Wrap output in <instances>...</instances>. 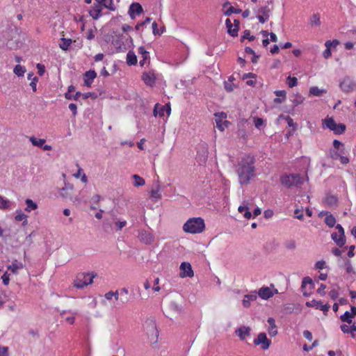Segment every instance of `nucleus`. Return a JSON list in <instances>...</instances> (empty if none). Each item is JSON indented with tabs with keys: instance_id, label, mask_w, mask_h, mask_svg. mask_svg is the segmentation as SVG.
<instances>
[{
	"instance_id": "393cba45",
	"label": "nucleus",
	"mask_w": 356,
	"mask_h": 356,
	"mask_svg": "<svg viewBox=\"0 0 356 356\" xmlns=\"http://www.w3.org/2000/svg\"><path fill=\"white\" fill-rule=\"evenodd\" d=\"M270 327L268 328V334L271 337H275L277 334V326L275 321L273 318L269 317L267 320Z\"/></svg>"
},
{
	"instance_id": "4d7b16f0",
	"label": "nucleus",
	"mask_w": 356,
	"mask_h": 356,
	"mask_svg": "<svg viewBox=\"0 0 356 356\" xmlns=\"http://www.w3.org/2000/svg\"><path fill=\"white\" fill-rule=\"evenodd\" d=\"M258 292L256 291H252L250 294L245 295V298H248L250 301H254L257 299Z\"/></svg>"
},
{
	"instance_id": "6ab92c4d",
	"label": "nucleus",
	"mask_w": 356,
	"mask_h": 356,
	"mask_svg": "<svg viewBox=\"0 0 356 356\" xmlns=\"http://www.w3.org/2000/svg\"><path fill=\"white\" fill-rule=\"evenodd\" d=\"M143 11V9L141 5L138 3H132L129 8V14L132 19L135 18V14L139 15L142 13Z\"/></svg>"
},
{
	"instance_id": "5701e85b",
	"label": "nucleus",
	"mask_w": 356,
	"mask_h": 356,
	"mask_svg": "<svg viewBox=\"0 0 356 356\" xmlns=\"http://www.w3.org/2000/svg\"><path fill=\"white\" fill-rule=\"evenodd\" d=\"M331 44H334V47H337V45L339 44V41L337 40H334L332 41L327 40L326 41L325 45L326 47V49L323 51V55L325 58H328L331 56Z\"/></svg>"
},
{
	"instance_id": "774afa93",
	"label": "nucleus",
	"mask_w": 356,
	"mask_h": 356,
	"mask_svg": "<svg viewBox=\"0 0 356 356\" xmlns=\"http://www.w3.org/2000/svg\"><path fill=\"white\" fill-rule=\"evenodd\" d=\"M340 328L341 330V331L344 333V334H348V333H350V328L349 327V326L346 324H342L341 326H340Z\"/></svg>"
},
{
	"instance_id": "b1692460",
	"label": "nucleus",
	"mask_w": 356,
	"mask_h": 356,
	"mask_svg": "<svg viewBox=\"0 0 356 356\" xmlns=\"http://www.w3.org/2000/svg\"><path fill=\"white\" fill-rule=\"evenodd\" d=\"M307 284H309V289H312L314 288V282L312 279L310 278L309 277H305L302 281L301 289L302 291H303V295L305 296H309V294L305 291V290L306 289Z\"/></svg>"
},
{
	"instance_id": "bb28decb",
	"label": "nucleus",
	"mask_w": 356,
	"mask_h": 356,
	"mask_svg": "<svg viewBox=\"0 0 356 356\" xmlns=\"http://www.w3.org/2000/svg\"><path fill=\"white\" fill-rule=\"evenodd\" d=\"M226 27L227 29V33L232 37L238 35V29L234 27L230 19L225 20Z\"/></svg>"
},
{
	"instance_id": "49530a36",
	"label": "nucleus",
	"mask_w": 356,
	"mask_h": 356,
	"mask_svg": "<svg viewBox=\"0 0 356 356\" xmlns=\"http://www.w3.org/2000/svg\"><path fill=\"white\" fill-rule=\"evenodd\" d=\"M102 4L104 8L110 10L114 11L115 10L113 0H104Z\"/></svg>"
},
{
	"instance_id": "052dcab7",
	"label": "nucleus",
	"mask_w": 356,
	"mask_h": 356,
	"mask_svg": "<svg viewBox=\"0 0 356 356\" xmlns=\"http://www.w3.org/2000/svg\"><path fill=\"white\" fill-rule=\"evenodd\" d=\"M345 154L344 149H341L340 150V152H334L332 153L331 157L334 160L339 159L341 154Z\"/></svg>"
},
{
	"instance_id": "423d86ee",
	"label": "nucleus",
	"mask_w": 356,
	"mask_h": 356,
	"mask_svg": "<svg viewBox=\"0 0 356 356\" xmlns=\"http://www.w3.org/2000/svg\"><path fill=\"white\" fill-rule=\"evenodd\" d=\"M144 327L150 341L152 343H156L159 332L155 322L153 321H146L144 325Z\"/></svg>"
},
{
	"instance_id": "ddd939ff",
	"label": "nucleus",
	"mask_w": 356,
	"mask_h": 356,
	"mask_svg": "<svg viewBox=\"0 0 356 356\" xmlns=\"http://www.w3.org/2000/svg\"><path fill=\"white\" fill-rule=\"evenodd\" d=\"M277 289H271L268 286H263L258 291V296L263 300H268L273 297L275 293H277Z\"/></svg>"
},
{
	"instance_id": "864d4df0",
	"label": "nucleus",
	"mask_w": 356,
	"mask_h": 356,
	"mask_svg": "<svg viewBox=\"0 0 356 356\" xmlns=\"http://www.w3.org/2000/svg\"><path fill=\"white\" fill-rule=\"evenodd\" d=\"M17 214L15 216V220L17 221H22V220H24V222L23 224H26L27 223V220H26V218H27V216L25 215L24 213H22V211H17Z\"/></svg>"
},
{
	"instance_id": "2eb2a0df",
	"label": "nucleus",
	"mask_w": 356,
	"mask_h": 356,
	"mask_svg": "<svg viewBox=\"0 0 356 356\" xmlns=\"http://www.w3.org/2000/svg\"><path fill=\"white\" fill-rule=\"evenodd\" d=\"M116 38H113L112 44L116 48L117 52L124 51L126 50V46L123 41L122 34L116 35Z\"/></svg>"
},
{
	"instance_id": "cd10ccee",
	"label": "nucleus",
	"mask_w": 356,
	"mask_h": 356,
	"mask_svg": "<svg viewBox=\"0 0 356 356\" xmlns=\"http://www.w3.org/2000/svg\"><path fill=\"white\" fill-rule=\"evenodd\" d=\"M275 94L277 97L274 99V102L276 104H281L286 100V92L285 90H276Z\"/></svg>"
},
{
	"instance_id": "de8ad7c7",
	"label": "nucleus",
	"mask_w": 356,
	"mask_h": 356,
	"mask_svg": "<svg viewBox=\"0 0 356 356\" xmlns=\"http://www.w3.org/2000/svg\"><path fill=\"white\" fill-rule=\"evenodd\" d=\"M10 201L0 195V209L4 210L10 207Z\"/></svg>"
},
{
	"instance_id": "79ce46f5",
	"label": "nucleus",
	"mask_w": 356,
	"mask_h": 356,
	"mask_svg": "<svg viewBox=\"0 0 356 356\" xmlns=\"http://www.w3.org/2000/svg\"><path fill=\"white\" fill-rule=\"evenodd\" d=\"M325 223L329 227H332L336 223V219L333 215H327L325 218Z\"/></svg>"
},
{
	"instance_id": "4c0bfd02",
	"label": "nucleus",
	"mask_w": 356,
	"mask_h": 356,
	"mask_svg": "<svg viewBox=\"0 0 356 356\" xmlns=\"http://www.w3.org/2000/svg\"><path fill=\"white\" fill-rule=\"evenodd\" d=\"M353 316H351L350 312L348 311H346L343 315L340 316L341 321L347 323L349 325L353 323Z\"/></svg>"
},
{
	"instance_id": "473e14b6",
	"label": "nucleus",
	"mask_w": 356,
	"mask_h": 356,
	"mask_svg": "<svg viewBox=\"0 0 356 356\" xmlns=\"http://www.w3.org/2000/svg\"><path fill=\"white\" fill-rule=\"evenodd\" d=\"M309 23L311 26H318L321 25V19L320 15L318 13L313 14L309 19Z\"/></svg>"
},
{
	"instance_id": "680f3d73",
	"label": "nucleus",
	"mask_w": 356,
	"mask_h": 356,
	"mask_svg": "<svg viewBox=\"0 0 356 356\" xmlns=\"http://www.w3.org/2000/svg\"><path fill=\"white\" fill-rule=\"evenodd\" d=\"M254 126L257 129H260V127L264 124V120L259 118H255L254 119Z\"/></svg>"
},
{
	"instance_id": "4468645a",
	"label": "nucleus",
	"mask_w": 356,
	"mask_h": 356,
	"mask_svg": "<svg viewBox=\"0 0 356 356\" xmlns=\"http://www.w3.org/2000/svg\"><path fill=\"white\" fill-rule=\"evenodd\" d=\"M166 312V316L172 318L173 316L179 315L181 313V307L175 302H170L168 305Z\"/></svg>"
},
{
	"instance_id": "a211bd4d",
	"label": "nucleus",
	"mask_w": 356,
	"mask_h": 356,
	"mask_svg": "<svg viewBox=\"0 0 356 356\" xmlns=\"http://www.w3.org/2000/svg\"><path fill=\"white\" fill-rule=\"evenodd\" d=\"M142 80L147 86H152L155 83L156 76L154 72H145L143 73Z\"/></svg>"
},
{
	"instance_id": "c9c22d12",
	"label": "nucleus",
	"mask_w": 356,
	"mask_h": 356,
	"mask_svg": "<svg viewBox=\"0 0 356 356\" xmlns=\"http://www.w3.org/2000/svg\"><path fill=\"white\" fill-rule=\"evenodd\" d=\"M72 41L71 39L63 38H61V42L59 44V47L63 50L67 51L69 47L70 46V44H72Z\"/></svg>"
},
{
	"instance_id": "3c124183",
	"label": "nucleus",
	"mask_w": 356,
	"mask_h": 356,
	"mask_svg": "<svg viewBox=\"0 0 356 356\" xmlns=\"http://www.w3.org/2000/svg\"><path fill=\"white\" fill-rule=\"evenodd\" d=\"M138 54L142 56L144 60H149V53L145 50L144 47L138 48Z\"/></svg>"
},
{
	"instance_id": "58836bf2",
	"label": "nucleus",
	"mask_w": 356,
	"mask_h": 356,
	"mask_svg": "<svg viewBox=\"0 0 356 356\" xmlns=\"http://www.w3.org/2000/svg\"><path fill=\"white\" fill-rule=\"evenodd\" d=\"M132 178L134 179V186L136 187L142 186L145 184V179L138 175H134Z\"/></svg>"
},
{
	"instance_id": "9b49d317",
	"label": "nucleus",
	"mask_w": 356,
	"mask_h": 356,
	"mask_svg": "<svg viewBox=\"0 0 356 356\" xmlns=\"http://www.w3.org/2000/svg\"><path fill=\"white\" fill-rule=\"evenodd\" d=\"M180 277H192L194 275L193 270L191 265L188 262H182L180 265Z\"/></svg>"
},
{
	"instance_id": "39448f33",
	"label": "nucleus",
	"mask_w": 356,
	"mask_h": 356,
	"mask_svg": "<svg viewBox=\"0 0 356 356\" xmlns=\"http://www.w3.org/2000/svg\"><path fill=\"white\" fill-rule=\"evenodd\" d=\"M95 276L96 275L93 273H80L74 280V286L77 289H83L84 286L92 284Z\"/></svg>"
},
{
	"instance_id": "5fc2aeb1",
	"label": "nucleus",
	"mask_w": 356,
	"mask_h": 356,
	"mask_svg": "<svg viewBox=\"0 0 356 356\" xmlns=\"http://www.w3.org/2000/svg\"><path fill=\"white\" fill-rule=\"evenodd\" d=\"M241 12V9H236V8H234V7L232 6H230L225 12V15H227V16H229L231 15L232 13H236V14H238Z\"/></svg>"
},
{
	"instance_id": "13d9d810",
	"label": "nucleus",
	"mask_w": 356,
	"mask_h": 356,
	"mask_svg": "<svg viewBox=\"0 0 356 356\" xmlns=\"http://www.w3.org/2000/svg\"><path fill=\"white\" fill-rule=\"evenodd\" d=\"M225 88L227 92H232L234 90V88L236 87L235 85L231 82L225 81L224 83Z\"/></svg>"
},
{
	"instance_id": "c756f323",
	"label": "nucleus",
	"mask_w": 356,
	"mask_h": 356,
	"mask_svg": "<svg viewBox=\"0 0 356 356\" xmlns=\"http://www.w3.org/2000/svg\"><path fill=\"white\" fill-rule=\"evenodd\" d=\"M161 186L159 184H157L155 188L152 189L150 192V197L154 200H159L161 198V195L160 194Z\"/></svg>"
},
{
	"instance_id": "4be33fe9",
	"label": "nucleus",
	"mask_w": 356,
	"mask_h": 356,
	"mask_svg": "<svg viewBox=\"0 0 356 356\" xmlns=\"http://www.w3.org/2000/svg\"><path fill=\"white\" fill-rule=\"evenodd\" d=\"M97 76V73L95 70H89L85 72L84 74V84L87 87H90L92 81Z\"/></svg>"
},
{
	"instance_id": "f704fd0d",
	"label": "nucleus",
	"mask_w": 356,
	"mask_h": 356,
	"mask_svg": "<svg viewBox=\"0 0 356 356\" xmlns=\"http://www.w3.org/2000/svg\"><path fill=\"white\" fill-rule=\"evenodd\" d=\"M324 202L328 206H333L337 204V198L334 195H327L324 200Z\"/></svg>"
},
{
	"instance_id": "603ef678",
	"label": "nucleus",
	"mask_w": 356,
	"mask_h": 356,
	"mask_svg": "<svg viewBox=\"0 0 356 356\" xmlns=\"http://www.w3.org/2000/svg\"><path fill=\"white\" fill-rule=\"evenodd\" d=\"M245 39H248L250 41H253L255 39L254 35H250V31L249 30H245L243 32V35H242L241 40L243 42Z\"/></svg>"
},
{
	"instance_id": "c03bdc74",
	"label": "nucleus",
	"mask_w": 356,
	"mask_h": 356,
	"mask_svg": "<svg viewBox=\"0 0 356 356\" xmlns=\"http://www.w3.org/2000/svg\"><path fill=\"white\" fill-rule=\"evenodd\" d=\"M284 247L289 250H295L296 249V242L293 240H288L284 243Z\"/></svg>"
},
{
	"instance_id": "7ed1b4c3",
	"label": "nucleus",
	"mask_w": 356,
	"mask_h": 356,
	"mask_svg": "<svg viewBox=\"0 0 356 356\" xmlns=\"http://www.w3.org/2000/svg\"><path fill=\"white\" fill-rule=\"evenodd\" d=\"M281 183L288 188L299 186L303 183L302 177L298 174L284 175L281 177Z\"/></svg>"
},
{
	"instance_id": "e2e57ef3",
	"label": "nucleus",
	"mask_w": 356,
	"mask_h": 356,
	"mask_svg": "<svg viewBox=\"0 0 356 356\" xmlns=\"http://www.w3.org/2000/svg\"><path fill=\"white\" fill-rule=\"evenodd\" d=\"M38 81V78L37 76H33V78L31 80V82L30 83V86L32 88L33 92L36 91V86H37Z\"/></svg>"
},
{
	"instance_id": "09e8293b",
	"label": "nucleus",
	"mask_w": 356,
	"mask_h": 356,
	"mask_svg": "<svg viewBox=\"0 0 356 356\" xmlns=\"http://www.w3.org/2000/svg\"><path fill=\"white\" fill-rule=\"evenodd\" d=\"M90 15L92 17L93 19L97 20L101 16L102 13H100L99 9H95L92 8L89 12Z\"/></svg>"
},
{
	"instance_id": "c85d7f7f",
	"label": "nucleus",
	"mask_w": 356,
	"mask_h": 356,
	"mask_svg": "<svg viewBox=\"0 0 356 356\" xmlns=\"http://www.w3.org/2000/svg\"><path fill=\"white\" fill-rule=\"evenodd\" d=\"M138 60L135 53L129 51L127 54V63L129 65H135L137 64Z\"/></svg>"
},
{
	"instance_id": "338daca9",
	"label": "nucleus",
	"mask_w": 356,
	"mask_h": 356,
	"mask_svg": "<svg viewBox=\"0 0 356 356\" xmlns=\"http://www.w3.org/2000/svg\"><path fill=\"white\" fill-rule=\"evenodd\" d=\"M286 122H287L288 125H289V127H293V130H296V127H297V124H296V123H294V122H293V119H292L291 117L287 116V117L286 118Z\"/></svg>"
},
{
	"instance_id": "6e6d98bb",
	"label": "nucleus",
	"mask_w": 356,
	"mask_h": 356,
	"mask_svg": "<svg viewBox=\"0 0 356 356\" xmlns=\"http://www.w3.org/2000/svg\"><path fill=\"white\" fill-rule=\"evenodd\" d=\"M6 46L8 49L11 50L16 49L19 47V42H13V40H8L6 42Z\"/></svg>"
},
{
	"instance_id": "0eeeda50",
	"label": "nucleus",
	"mask_w": 356,
	"mask_h": 356,
	"mask_svg": "<svg viewBox=\"0 0 356 356\" xmlns=\"http://www.w3.org/2000/svg\"><path fill=\"white\" fill-rule=\"evenodd\" d=\"M339 87L343 92L349 93L356 90V82L350 76H345L340 81Z\"/></svg>"
},
{
	"instance_id": "aec40b11",
	"label": "nucleus",
	"mask_w": 356,
	"mask_h": 356,
	"mask_svg": "<svg viewBox=\"0 0 356 356\" xmlns=\"http://www.w3.org/2000/svg\"><path fill=\"white\" fill-rule=\"evenodd\" d=\"M165 111L167 113L168 115L170 114L171 108L169 105L160 106L159 104H156L154 106V115L155 117L157 116V115H159L160 116H163Z\"/></svg>"
},
{
	"instance_id": "2f4dec72",
	"label": "nucleus",
	"mask_w": 356,
	"mask_h": 356,
	"mask_svg": "<svg viewBox=\"0 0 356 356\" xmlns=\"http://www.w3.org/2000/svg\"><path fill=\"white\" fill-rule=\"evenodd\" d=\"M109 213L113 217V220H114L115 226L117 227L118 230H121L124 227L126 226L127 221L126 220H122V221L117 220L113 211H111L109 212Z\"/></svg>"
},
{
	"instance_id": "0e129e2a",
	"label": "nucleus",
	"mask_w": 356,
	"mask_h": 356,
	"mask_svg": "<svg viewBox=\"0 0 356 356\" xmlns=\"http://www.w3.org/2000/svg\"><path fill=\"white\" fill-rule=\"evenodd\" d=\"M248 203L247 202H243V205H241L238 208V211L241 213H243L248 208Z\"/></svg>"
},
{
	"instance_id": "a19ab883",
	"label": "nucleus",
	"mask_w": 356,
	"mask_h": 356,
	"mask_svg": "<svg viewBox=\"0 0 356 356\" xmlns=\"http://www.w3.org/2000/svg\"><path fill=\"white\" fill-rule=\"evenodd\" d=\"M325 92V90H321L316 86L312 87L309 89V93L314 96H321Z\"/></svg>"
},
{
	"instance_id": "9d476101",
	"label": "nucleus",
	"mask_w": 356,
	"mask_h": 356,
	"mask_svg": "<svg viewBox=\"0 0 356 356\" xmlns=\"http://www.w3.org/2000/svg\"><path fill=\"white\" fill-rule=\"evenodd\" d=\"M272 8L268 6H261L259 8L257 16L259 22L261 24H264L270 17Z\"/></svg>"
},
{
	"instance_id": "412c9836",
	"label": "nucleus",
	"mask_w": 356,
	"mask_h": 356,
	"mask_svg": "<svg viewBox=\"0 0 356 356\" xmlns=\"http://www.w3.org/2000/svg\"><path fill=\"white\" fill-rule=\"evenodd\" d=\"M73 191L72 185L67 184H65L59 191L60 197L65 199H72V192Z\"/></svg>"
},
{
	"instance_id": "7c9ffc66",
	"label": "nucleus",
	"mask_w": 356,
	"mask_h": 356,
	"mask_svg": "<svg viewBox=\"0 0 356 356\" xmlns=\"http://www.w3.org/2000/svg\"><path fill=\"white\" fill-rule=\"evenodd\" d=\"M29 140L33 146L39 147H42L46 142L45 139L37 138L34 136L29 137Z\"/></svg>"
},
{
	"instance_id": "72a5a7b5",
	"label": "nucleus",
	"mask_w": 356,
	"mask_h": 356,
	"mask_svg": "<svg viewBox=\"0 0 356 356\" xmlns=\"http://www.w3.org/2000/svg\"><path fill=\"white\" fill-rule=\"evenodd\" d=\"M26 204V207L25 209V211L27 212H30L33 210H35L38 208V205L35 202H34L31 199H26L25 201Z\"/></svg>"
},
{
	"instance_id": "f8f14e48",
	"label": "nucleus",
	"mask_w": 356,
	"mask_h": 356,
	"mask_svg": "<svg viewBox=\"0 0 356 356\" xmlns=\"http://www.w3.org/2000/svg\"><path fill=\"white\" fill-rule=\"evenodd\" d=\"M74 90V87L73 86H70L68 87L67 92L65 94V97L67 99H74L77 100L80 96H83V98L84 99H88V97H91L92 93L91 92H86L81 94L80 92H76L74 95H71V92Z\"/></svg>"
},
{
	"instance_id": "20e7f679",
	"label": "nucleus",
	"mask_w": 356,
	"mask_h": 356,
	"mask_svg": "<svg viewBox=\"0 0 356 356\" xmlns=\"http://www.w3.org/2000/svg\"><path fill=\"white\" fill-rule=\"evenodd\" d=\"M323 125L332 131L335 134H343L346 128V125L343 123L337 124L332 118H326L323 120Z\"/></svg>"
},
{
	"instance_id": "bf43d9fd",
	"label": "nucleus",
	"mask_w": 356,
	"mask_h": 356,
	"mask_svg": "<svg viewBox=\"0 0 356 356\" xmlns=\"http://www.w3.org/2000/svg\"><path fill=\"white\" fill-rule=\"evenodd\" d=\"M294 213L296 215L295 218H298V220H302L304 218L303 213H302V209H296L294 211Z\"/></svg>"
},
{
	"instance_id": "a18cd8bd",
	"label": "nucleus",
	"mask_w": 356,
	"mask_h": 356,
	"mask_svg": "<svg viewBox=\"0 0 356 356\" xmlns=\"http://www.w3.org/2000/svg\"><path fill=\"white\" fill-rule=\"evenodd\" d=\"M13 72L18 76H23L26 72V69L24 67H23L20 65H17L15 67Z\"/></svg>"
},
{
	"instance_id": "6e6552de",
	"label": "nucleus",
	"mask_w": 356,
	"mask_h": 356,
	"mask_svg": "<svg viewBox=\"0 0 356 356\" xmlns=\"http://www.w3.org/2000/svg\"><path fill=\"white\" fill-rule=\"evenodd\" d=\"M336 229L338 230V233L339 234V238H337V233L333 232L331 234V238L334 241L337 245L339 247H343L346 241L344 229L339 224L337 225Z\"/></svg>"
},
{
	"instance_id": "e433bc0d",
	"label": "nucleus",
	"mask_w": 356,
	"mask_h": 356,
	"mask_svg": "<svg viewBox=\"0 0 356 356\" xmlns=\"http://www.w3.org/2000/svg\"><path fill=\"white\" fill-rule=\"evenodd\" d=\"M23 268V264L20 262H17L15 261L13 262L11 265L8 266V270H11L13 273H17L19 269H22Z\"/></svg>"
},
{
	"instance_id": "dca6fc26",
	"label": "nucleus",
	"mask_w": 356,
	"mask_h": 356,
	"mask_svg": "<svg viewBox=\"0 0 356 356\" xmlns=\"http://www.w3.org/2000/svg\"><path fill=\"white\" fill-rule=\"evenodd\" d=\"M139 238L143 243L149 245L154 242V236L146 230H142L139 233Z\"/></svg>"
},
{
	"instance_id": "f03ea898",
	"label": "nucleus",
	"mask_w": 356,
	"mask_h": 356,
	"mask_svg": "<svg viewBox=\"0 0 356 356\" xmlns=\"http://www.w3.org/2000/svg\"><path fill=\"white\" fill-rule=\"evenodd\" d=\"M204 228V221L202 218H190L183 225V230L190 234L201 233Z\"/></svg>"
},
{
	"instance_id": "a878e982",
	"label": "nucleus",
	"mask_w": 356,
	"mask_h": 356,
	"mask_svg": "<svg viewBox=\"0 0 356 356\" xmlns=\"http://www.w3.org/2000/svg\"><path fill=\"white\" fill-rule=\"evenodd\" d=\"M236 333L240 339H245L246 337L250 334V328L249 327L242 326L236 331Z\"/></svg>"
},
{
	"instance_id": "1a4fd4ad",
	"label": "nucleus",
	"mask_w": 356,
	"mask_h": 356,
	"mask_svg": "<svg viewBox=\"0 0 356 356\" xmlns=\"http://www.w3.org/2000/svg\"><path fill=\"white\" fill-rule=\"evenodd\" d=\"M254 344L256 346L261 345V348L266 350L269 348L271 341L267 338L266 333L261 332L257 337L254 339Z\"/></svg>"
},
{
	"instance_id": "ea45409f",
	"label": "nucleus",
	"mask_w": 356,
	"mask_h": 356,
	"mask_svg": "<svg viewBox=\"0 0 356 356\" xmlns=\"http://www.w3.org/2000/svg\"><path fill=\"white\" fill-rule=\"evenodd\" d=\"M344 267L346 269V272L350 275V274H355V271L353 269V267L351 264V261L349 259H346L344 261Z\"/></svg>"
},
{
	"instance_id": "37998d69",
	"label": "nucleus",
	"mask_w": 356,
	"mask_h": 356,
	"mask_svg": "<svg viewBox=\"0 0 356 356\" xmlns=\"http://www.w3.org/2000/svg\"><path fill=\"white\" fill-rule=\"evenodd\" d=\"M216 123L217 128L220 131H223L229 124L227 120H225L224 122H222V120L221 121V119H216Z\"/></svg>"
},
{
	"instance_id": "f3484780",
	"label": "nucleus",
	"mask_w": 356,
	"mask_h": 356,
	"mask_svg": "<svg viewBox=\"0 0 356 356\" xmlns=\"http://www.w3.org/2000/svg\"><path fill=\"white\" fill-rule=\"evenodd\" d=\"M306 305L309 307H315L323 311L324 313L327 312L330 308L328 304L323 305L321 301L313 300L310 302H307Z\"/></svg>"
},
{
	"instance_id": "8fccbe9b",
	"label": "nucleus",
	"mask_w": 356,
	"mask_h": 356,
	"mask_svg": "<svg viewBox=\"0 0 356 356\" xmlns=\"http://www.w3.org/2000/svg\"><path fill=\"white\" fill-rule=\"evenodd\" d=\"M286 83L288 84L289 87L293 88L297 86L298 79L296 77L289 76L286 78Z\"/></svg>"
},
{
	"instance_id": "69168bd1",
	"label": "nucleus",
	"mask_w": 356,
	"mask_h": 356,
	"mask_svg": "<svg viewBox=\"0 0 356 356\" xmlns=\"http://www.w3.org/2000/svg\"><path fill=\"white\" fill-rule=\"evenodd\" d=\"M325 267V261L323 260L318 261L315 264V268L316 269L321 270V269L324 268Z\"/></svg>"
},
{
	"instance_id": "f257e3e1",
	"label": "nucleus",
	"mask_w": 356,
	"mask_h": 356,
	"mask_svg": "<svg viewBox=\"0 0 356 356\" xmlns=\"http://www.w3.org/2000/svg\"><path fill=\"white\" fill-rule=\"evenodd\" d=\"M254 159L250 156L243 159L237 170L240 184H248L254 177Z\"/></svg>"
}]
</instances>
